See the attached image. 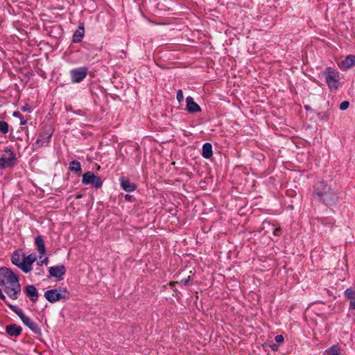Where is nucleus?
Returning <instances> with one entry per match:
<instances>
[{
  "mask_svg": "<svg viewBox=\"0 0 355 355\" xmlns=\"http://www.w3.org/2000/svg\"><path fill=\"white\" fill-rule=\"evenodd\" d=\"M312 197L327 206L334 205L340 201L338 192L323 180L318 181L313 185Z\"/></svg>",
  "mask_w": 355,
  "mask_h": 355,
  "instance_id": "obj_1",
  "label": "nucleus"
},
{
  "mask_svg": "<svg viewBox=\"0 0 355 355\" xmlns=\"http://www.w3.org/2000/svg\"><path fill=\"white\" fill-rule=\"evenodd\" d=\"M0 286L3 287L5 293L12 300H17L21 293V286L17 275L8 268H0Z\"/></svg>",
  "mask_w": 355,
  "mask_h": 355,
  "instance_id": "obj_2",
  "label": "nucleus"
},
{
  "mask_svg": "<svg viewBox=\"0 0 355 355\" xmlns=\"http://www.w3.org/2000/svg\"><path fill=\"white\" fill-rule=\"evenodd\" d=\"M35 254H30L26 256L24 253L15 252L11 257V262L24 272L28 273L32 270V265L36 261Z\"/></svg>",
  "mask_w": 355,
  "mask_h": 355,
  "instance_id": "obj_3",
  "label": "nucleus"
},
{
  "mask_svg": "<svg viewBox=\"0 0 355 355\" xmlns=\"http://www.w3.org/2000/svg\"><path fill=\"white\" fill-rule=\"evenodd\" d=\"M46 300L50 303H55L59 301H65L69 299V293L63 287H58L47 290L44 294Z\"/></svg>",
  "mask_w": 355,
  "mask_h": 355,
  "instance_id": "obj_4",
  "label": "nucleus"
},
{
  "mask_svg": "<svg viewBox=\"0 0 355 355\" xmlns=\"http://www.w3.org/2000/svg\"><path fill=\"white\" fill-rule=\"evenodd\" d=\"M103 182L101 178L92 171H87L83 175L82 184L84 185L90 184L93 187L98 189L102 187Z\"/></svg>",
  "mask_w": 355,
  "mask_h": 355,
  "instance_id": "obj_5",
  "label": "nucleus"
},
{
  "mask_svg": "<svg viewBox=\"0 0 355 355\" xmlns=\"http://www.w3.org/2000/svg\"><path fill=\"white\" fill-rule=\"evenodd\" d=\"M326 82L330 89H337L340 77L338 73L331 67H327L324 71Z\"/></svg>",
  "mask_w": 355,
  "mask_h": 355,
  "instance_id": "obj_6",
  "label": "nucleus"
},
{
  "mask_svg": "<svg viewBox=\"0 0 355 355\" xmlns=\"http://www.w3.org/2000/svg\"><path fill=\"white\" fill-rule=\"evenodd\" d=\"M53 131L51 128L45 130L43 132L40 133L36 141L33 144L35 148H41L45 145H47L51 139Z\"/></svg>",
  "mask_w": 355,
  "mask_h": 355,
  "instance_id": "obj_7",
  "label": "nucleus"
},
{
  "mask_svg": "<svg viewBox=\"0 0 355 355\" xmlns=\"http://www.w3.org/2000/svg\"><path fill=\"white\" fill-rule=\"evenodd\" d=\"M88 73V69L85 67H77L69 71L71 80L73 83L81 82Z\"/></svg>",
  "mask_w": 355,
  "mask_h": 355,
  "instance_id": "obj_8",
  "label": "nucleus"
},
{
  "mask_svg": "<svg viewBox=\"0 0 355 355\" xmlns=\"http://www.w3.org/2000/svg\"><path fill=\"white\" fill-rule=\"evenodd\" d=\"M5 152L8 155V157L5 156L0 157L1 169L12 166L16 161V156L11 148H6Z\"/></svg>",
  "mask_w": 355,
  "mask_h": 355,
  "instance_id": "obj_9",
  "label": "nucleus"
},
{
  "mask_svg": "<svg viewBox=\"0 0 355 355\" xmlns=\"http://www.w3.org/2000/svg\"><path fill=\"white\" fill-rule=\"evenodd\" d=\"M49 272L50 276L54 277L58 280H62L66 272V270L64 265H58L49 268Z\"/></svg>",
  "mask_w": 355,
  "mask_h": 355,
  "instance_id": "obj_10",
  "label": "nucleus"
},
{
  "mask_svg": "<svg viewBox=\"0 0 355 355\" xmlns=\"http://www.w3.org/2000/svg\"><path fill=\"white\" fill-rule=\"evenodd\" d=\"M24 292L33 302H36L38 300V292L34 285H27L24 288Z\"/></svg>",
  "mask_w": 355,
  "mask_h": 355,
  "instance_id": "obj_11",
  "label": "nucleus"
},
{
  "mask_svg": "<svg viewBox=\"0 0 355 355\" xmlns=\"http://www.w3.org/2000/svg\"><path fill=\"white\" fill-rule=\"evenodd\" d=\"M187 107L186 109L189 113H196L201 111V108L198 103H196L191 96H187L186 98Z\"/></svg>",
  "mask_w": 355,
  "mask_h": 355,
  "instance_id": "obj_12",
  "label": "nucleus"
},
{
  "mask_svg": "<svg viewBox=\"0 0 355 355\" xmlns=\"http://www.w3.org/2000/svg\"><path fill=\"white\" fill-rule=\"evenodd\" d=\"M121 188L126 192H132L136 190V184L131 182L130 180L121 177L119 179Z\"/></svg>",
  "mask_w": 355,
  "mask_h": 355,
  "instance_id": "obj_13",
  "label": "nucleus"
},
{
  "mask_svg": "<svg viewBox=\"0 0 355 355\" xmlns=\"http://www.w3.org/2000/svg\"><path fill=\"white\" fill-rule=\"evenodd\" d=\"M355 65V55H347L339 64L342 70H347Z\"/></svg>",
  "mask_w": 355,
  "mask_h": 355,
  "instance_id": "obj_14",
  "label": "nucleus"
},
{
  "mask_svg": "<svg viewBox=\"0 0 355 355\" xmlns=\"http://www.w3.org/2000/svg\"><path fill=\"white\" fill-rule=\"evenodd\" d=\"M22 322L35 334L39 335L41 334V329L38 324L33 321L29 317L27 316L24 318V320H23Z\"/></svg>",
  "mask_w": 355,
  "mask_h": 355,
  "instance_id": "obj_15",
  "label": "nucleus"
},
{
  "mask_svg": "<svg viewBox=\"0 0 355 355\" xmlns=\"http://www.w3.org/2000/svg\"><path fill=\"white\" fill-rule=\"evenodd\" d=\"M22 328L15 324L6 326V332L10 336L17 337L21 333Z\"/></svg>",
  "mask_w": 355,
  "mask_h": 355,
  "instance_id": "obj_16",
  "label": "nucleus"
},
{
  "mask_svg": "<svg viewBox=\"0 0 355 355\" xmlns=\"http://www.w3.org/2000/svg\"><path fill=\"white\" fill-rule=\"evenodd\" d=\"M35 244L37 248V250L40 254V258H42V256L46 253V248L44 240L41 236H37L35 239Z\"/></svg>",
  "mask_w": 355,
  "mask_h": 355,
  "instance_id": "obj_17",
  "label": "nucleus"
},
{
  "mask_svg": "<svg viewBox=\"0 0 355 355\" xmlns=\"http://www.w3.org/2000/svg\"><path fill=\"white\" fill-rule=\"evenodd\" d=\"M84 26L81 24L73 35V42L76 43L80 42L84 37Z\"/></svg>",
  "mask_w": 355,
  "mask_h": 355,
  "instance_id": "obj_18",
  "label": "nucleus"
},
{
  "mask_svg": "<svg viewBox=\"0 0 355 355\" xmlns=\"http://www.w3.org/2000/svg\"><path fill=\"white\" fill-rule=\"evenodd\" d=\"M202 150V155L205 159H209L213 155L212 145L210 143L204 144Z\"/></svg>",
  "mask_w": 355,
  "mask_h": 355,
  "instance_id": "obj_19",
  "label": "nucleus"
},
{
  "mask_svg": "<svg viewBox=\"0 0 355 355\" xmlns=\"http://www.w3.org/2000/svg\"><path fill=\"white\" fill-rule=\"evenodd\" d=\"M7 306L19 316L21 321L24 320V318L27 317L24 314L23 311L17 306L10 303H7Z\"/></svg>",
  "mask_w": 355,
  "mask_h": 355,
  "instance_id": "obj_20",
  "label": "nucleus"
},
{
  "mask_svg": "<svg viewBox=\"0 0 355 355\" xmlns=\"http://www.w3.org/2000/svg\"><path fill=\"white\" fill-rule=\"evenodd\" d=\"M69 170L72 172L80 173L82 171L80 163L77 160H73L69 163Z\"/></svg>",
  "mask_w": 355,
  "mask_h": 355,
  "instance_id": "obj_21",
  "label": "nucleus"
},
{
  "mask_svg": "<svg viewBox=\"0 0 355 355\" xmlns=\"http://www.w3.org/2000/svg\"><path fill=\"white\" fill-rule=\"evenodd\" d=\"M340 348L338 345H334L324 352V355H339Z\"/></svg>",
  "mask_w": 355,
  "mask_h": 355,
  "instance_id": "obj_22",
  "label": "nucleus"
},
{
  "mask_svg": "<svg viewBox=\"0 0 355 355\" xmlns=\"http://www.w3.org/2000/svg\"><path fill=\"white\" fill-rule=\"evenodd\" d=\"M344 294L347 299L350 300V302L355 301V291L352 288H347Z\"/></svg>",
  "mask_w": 355,
  "mask_h": 355,
  "instance_id": "obj_23",
  "label": "nucleus"
},
{
  "mask_svg": "<svg viewBox=\"0 0 355 355\" xmlns=\"http://www.w3.org/2000/svg\"><path fill=\"white\" fill-rule=\"evenodd\" d=\"M9 132L8 123L5 121H0V132L6 135Z\"/></svg>",
  "mask_w": 355,
  "mask_h": 355,
  "instance_id": "obj_24",
  "label": "nucleus"
},
{
  "mask_svg": "<svg viewBox=\"0 0 355 355\" xmlns=\"http://www.w3.org/2000/svg\"><path fill=\"white\" fill-rule=\"evenodd\" d=\"M177 100L179 103H181L184 100V95L182 89H178L177 92Z\"/></svg>",
  "mask_w": 355,
  "mask_h": 355,
  "instance_id": "obj_25",
  "label": "nucleus"
},
{
  "mask_svg": "<svg viewBox=\"0 0 355 355\" xmlns=\"http://www.w3.org/2000/svg\"><path fill=\"white\" fill-rule=\"evenodd\" d=\"M349 106V103L347 101H344L340 104V109L341 110H346Z\"/></svg>",
  "mask_w": 355,
  "mask_h": 355,
  "instance_id": "obj_26",
  "label": "nucleus"
},
{
  "mask_svg": "<svg viewBox=\"0 0 355 355\" xmlns=\"http://www.w3.org/2000/svg\"><path fill=\"white\" fill-rule=\"evenodd\" d=\"M190 281H191L190 277H188L187 278L182 279L180 280V283L184 286H187L189 284Z\"/></svg>",
  "mask_w": 355,
  "mask_h": 355,
  "instance_id": "obj_27",
  "label": "nucleus"
},
{
  "mask_svg": "<svg viewBox=\"0 0 355 355\" xmlns=\"http://www.w3.org/2000/svg\"><path fill=\"white\" fill-rule=\"evenodd\" d=\"M275 340L277 343H282L284 342V338L283 336L277 335L275 336Z\"/></svg>",
  "mask_w": 355,
  "mask_h": 355,
  "instance_id": "obj_28",
  "label": "nucleus"
},
{
  "mask_svg": "<svg viewBox=\"0 0 355 355\" xmlns=\"http://www.w3.org/2000/svg\"><path fill=\"white\" fill-rule=\"evenodd\" d=\"M0 299L3 301L5 302V303L7 304V303H9L7 300H6V297L5 296V295L3 293L1 289L0 288Z\"/></svg>",
  "mask_w": 355,
  "mask_h": 355,
  "instance_id": "obj_29",
  "label": "nucleus"
},
{
  "mask_svg": "<svg viewBox=\"0 0 355 355\" xmlns=\"http://www.w3.org/2000/svg\"><path fill=\"white\" fill-rule=\"evenodd\" d=\"M48 263V258H45L44 259L37 262L39 266L47 265Z\"/></svg>",
  "mask_w": 355,
  "mask_h": 355,
  "instance_id": "obj_30",
  "label": "nucleus"
},
{
  "mask_svg": "<svg viewBox=\"0 0 355 355\" xmlns=\"http://www.w3.org/2000/svg\"><path fill=\"white\" fill-rule=\"evenodd\" d=\"M280 231H281V228L280 227H276L273 230V234L275 235V236H278V235H279Z\"/></svg>",
  "mask_w": 355,
  "mask_h": 355,
  "instance_id": "obj_31",
  "label": "nucleus"
},
{
  "mask_svg": "<svg viewBox=\"0 0 355 355\" xmlns=\"http://www.w3.org/2000/svg\"><path fill=\"white\" fill-rule=\"evenodd\" d=\"M349 309L355 310V301L349 302Z\"/></svg>",
  "mask_w": 355,
  "mask_h": 355,
  "instance_id": "obj_32",
  "label": "nucleus"
},
{
  "mask_svg": "<svg viewBox=\"0 0 355 355\" xmlns=\"http://www.w3.org/2000/svg\"><path fill=\"white\" fill-rule=\"evenodd\" d=\"M21 110L24 112H26V111L31 112V108L29 107V106L28 105H26V106L22 107Z\"/></svg>",
  "mask_w": 355,
  "mask_h": 355,
  "instance_id": "obj_33",
  "label": "nucleus"
},
{
  "mask_svg": "<svg viewBox=\"0 0 355 355\" xmlns=\"http://www.w3.org/2000/svg\"><path fill=\"white\" fill-rule=\"evenodd\" d=\"M270 347L271 349L273 350V351H277L278 350V345L277 344H272L270 345Z\"/></svg>",
  "mask_w": 355,
  "mask_h": 355,
  "instance_id": "obj_34",
  "label": "nucleus"
},
{
  "mask_svg": "<svg viewBox=\"0 0 355 355\" xmlns=\"http://www.w3.org/2000/svg\"><path fill=\"white\" fill-rule=\"evenodd\" d=\"M20 119H21V121H20V125H24L26 123V120H24V117L21 116V117H19Z\"/></svg>",
  "mask_w": 355,
  "mask_h": 355,
  "instance_id": "obj_35",
  "label": "nucleus"
},
{
  "mask_svg": "<svg viewBox=\"0 0 355 355\" xmlns=\"http://www.w3.org/2000/svg\"><path fill=\"white\" fill-rule=\"evenodd\" d=\"M12 116L15 117H21V114L19 112H14Z\"/></svg>",
  "mask_w": 355,
  "mask_h": 355,
  "instance_id": "obj_36",
  "label": "nucleus"
},
{
  "mask_svg": "<svg viewBox=\"0 0 355 355\" xmlns=\"http://www.w3.org/2000/svg\"><path fill=\"white\" fill-rule=\"evenodd\" d=\"M124 198L126 201H130L131 200V198H132V196L129 195V194H126L125 196H124Z\"/></svg>",
  "mask_w": 355,
  "mask_h": 355,
  "instance_id": "obj_37",
  "label": "nucleus"
},
{
  "mask_svg": "<svg viewBox=\"0 0 355 355\" xmlns=\"http://www.w3.org/2000/svg\"><path fill=\"white\" fill-rule=\"evenodd\" d=\"M84 194L80 193L76 196V199H80L83 197Z\"/></svg>",
  "mask_w": 355,
  "mask_h": 355,
  "instance_id": "obj_38",
  "label": "nucleus"
},
{
  "mask_svg": "<svg viewBox=\"0 0 355 355\" xmlns=\"http://www.w3.org/2000/svg\"><path fill=\"white\" fill-rule=\"evenodd\" d=\"M304 108H305L306 110H309L311 109L309 105H305Z\"/></svg>",
  "mask_w": 355,
  "mask_h": 355,
  "instance_id": "obj_39",
  "label": "nucleus"
},
{
  "mask_svg": "<svg viewBox=\"0 0 355 355\" xmlns=\"http://www.w3.org/2000/svg\"><path fill=\"white\" fill-rule=\"evenodd\" d=\"M266 223L270 224L268 222L263 221V224H266Z\"/></svg>",
  "mask_w": 355,
  "mask_h": 355,
  "instance_id": "obj_40",
  "label": "nucleus"
}]
</instances>
